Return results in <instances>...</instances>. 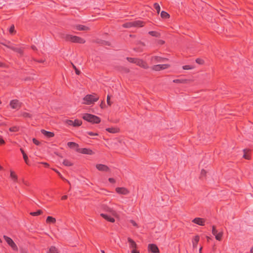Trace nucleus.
<instances>
[{
  "label": "nucleus",
  "mask_w": 253,
  "mask_h": 253,
  "mask_svg": "<svg viewBox=\"0 0 253 253\" xmlns=\"http://www.w3.org/2000/svg\"><path fill=\"white\" fill-rule=\"evenodd\" d=\"M154 59H155V60L158 62H164L165 60H166V59L165 58H163L158 56H156L154 57Z\"/></svg>",
  "instance_id": "37"
},
{
  "label": "nucleus",
  "mask_w": 253,
  "mask_h": 253,
  "mask_svg": "<svg viewBox=\"0 0 253 253\" xmlns=\"http://www.w3.org/2000/svg\"><path fill=\"white\" fill-rule=\"evenodd\" d=\"M99 98V97L97 94H87L84 97L83 103L90 105L98 101Z\"/></svg>",
  "instance_id": "2"
},
{
  "label": "nucleus",
  "mask_w": 253,
  "mask_h": 253,
  "mask_svg": "<svg viewBox=\"0 0 253 253\" xmlns=\"http://www.w3.org/2000/svg\"><path fill=\"white\" fill-rule=\"evenodd\" d=\"M73 123H74L73 126H75V127L79 126H81V125L82 124V121H81L80 120H78V119H76V120H75L74 121H73Z\"/></svg>",
  "instance_id": "27"
},
{
  "label": "nucleus",
  "mask_w": 253,
  "mask_h": 253,
  "mask_svg": "<svg viewBox=\"0 0 253 253\" xmlns=\"http://www.w3.org/2000/svg\"><path fill=\"white\" fill-rule=\"evenodd\" d=\"M42 133L47 138H51L54 136V134L52 132L48 131L44 129L41 130Z\"/></svg>",
  "instance_id": "18"
},
{
  "label": "nucleus",
  "mask_w": 253,
  "mask_h": 253,
  "mask_svg": "<svg viewBox=\"0 0 253 253\" xmlns=\"http://www.w3.org/2000/svg\"><path fill=\"white\" fill-rule=\"evenodd\" d=\"M10 177L13 182H17L18 177L14 171L11 170H10Z\"/></svg>",
  "instance_id": "20"
},
{
  "label": "nucleus",
  "mask_w": 253,
  "mask_h": 253,
  "mask_svg": "<svg viewBox=\"0 0 253 253\" xmlns=\"http://www.w3.org/2000/svg\"><path fill=\"white\" fill-rule=\"evenodd\" d=\"M9 130L11 132H17L19 130V127L17 126H14L10 127Z\"/></svg>",
  "instance_id": "36"
},
{
  "label": "nucleus",
  "mask_w": 253,
  "mask_h": 253,
  "mask_svg": "<svg viewBox=\"0 0 253 253\" xmlns=\"http://www.w3.org/2000/svg\"><path fill=\"white\" fill-rule=\"evenodd\" d=\"M9 32L11 34H13L15 33L14 26L13 25H11V27L9 28Z\"/></svg>",
  "instance_id": "42"
},
{
  "label": "nucleus",
  "mask_w": 253,
  "mask_h": 253,
  "mask_svg": "<svg viewBox=\"0 0 253 253\" xmlns=\"http://www.w3.org/2000/svg\"><path fill=\"white\" fill-rule=\"evenodd\" d=\"M4 143V141L3 138L0 136V145Z\"/></svg>",
  "instance_id": "54"
},
{
  "label": "nucleus",
  "mask_w": 253,
  "mask_h": 253,
  "mask_svg": "<svg viewBox=\"0 0 253 253\" xmlns=\"http://www.w3.org/2000/svg\"><path fill=\"white\" fill-rule=\"evenodd\" d=\"M75 28L79 31H87L89 30L88 27L83 25H77L75 26Z\"/></svg>",
  "instance_id": "19"
},
{
  "label": "nucleus",
  "mask_w": 253,
  "mask_h": 253,
  "mask_svg": "<svg viewBox=\"0 0 253 253\" xmlns=\"http://www.w3.org/2000/svg\"><path fill=\"white\" fill-rule=\"evenodd\" d=\"M148 249L149 251L153 253H158L159 252L158 247L155 244H149Z\"/></svg>",
  "instance_id": "11"
},
{
  "label": "nucleus",
  "mask_w": 253,
  "mask_h": 253,
  "mask_svg": "<svg viewBox=\"0 0 253 253\" xmlns=\"http://www.w3.org/2000/svg\"><path fill=\"white\" fill-rule=\"evenodd\" d=\"M48 253H59V251L55 246H51L49 249Z\"/></svg>",
  "instance_id": "23"
},
{
  "label": "nucleus",
  "mask_w": 253,
  "mask_h": 253,
  "mask_svg": "<svg viewBox=\"0 0 253 253\" xmlns=\"http://www.w3.org/2000/svg\"><path fill=\"white\" fill-rule=\"evenodd\" d=\"M64 38L65 40L67 42H71L74 43H84L85 42V41L84 39L70 34L65 35Z\"/></svg>",
  "instance_id": "1"
},
{
  "label": "nucleus",
  "mask_w": 253,
  "mask_h": 253,
  "mask_svg": "<svg viewBox=\"0 0 253 253\" xmlns=\"http://www.w3.org/2000/svg\"><path fill=\"white\" fill-rule=\"evenodd\" d=\"M169 67V64H158L154 65L152 69L155 71H160L168 68Z\"/></svg>",
  "instance_id": "8"
},
{
  "label": "nucleus",
  "mask_w": 253,
  "mask_h": 253,
  "mask_svg": "<svg viewBox=\"0 0 253 253\" xmlns=\"http://www.w3.org/2000/svg\"><path fill=\"white\" fill-rule=\"evenodd\" d=\"M20 151L21 152V153H22V155H24V154H26V153H25L24 151L23 150V149H22V148H20Z\"/></svg>",
  "instance_id": "59"
},
{
  "label": "nucleus",
  "mask_w": 253,
  "mask_h": 253,
  "mask_svg": "<svg viewBox=\"0 0 253 253\" xmlns=\"http://www.w3.org/2000/svg\"><path fill=\"white\" fill-rule=\"evenodd\" d=\"M123 27L124 28H127L132 27H133L132 21L128 22H126V23L124 24Z\"/></svg>",
  "instance_id": "32"
},
{
  "label": "nucleus",
  "mask_w": 253,
  "mask_h": 253,
  "mask_svg": "<svg viewBox=\"0 0 253 253\" xmlns=\"http://www.w3.org/2000/svg\"><path fill=\"white\" fill-rule=\"evenodd\" d=\"M3 66V63H0V67H1Z\"/></svg>",
  "instance_id": "63"
},
{
  "label": "nucleus",
  "mask_w": 253,
  "mask_h": 253,
  "mask_svg": "<svg viewBox=\"0 0 253 253\" xmlns=\"http://www.w3.org/2000/svg\"><path fill=\"white\" fill-rule=\"evenodd\" d=\"M86 133L90 136H97L98 135V133L91 131H87Z\"/></svg>",
  "instance_id": "44"
},
{
  "label": "nucleus",
  "mask_w": 253,
  "mask_h": 253,
  "mask_svg": "<svg viewBox=\"0 0 253 253\" xmlns=\"http://www.w3.org/2000/svg\"><path fill=\"white\" fill-rule=\"evenodd\" d=\"M32 49H34V50L36 49V47L35 46H34V45L32 46Z\"/></svg>",
  "instance_id": "61"
},
{
  "label": "nucleus",
  "mask_w": 253,
  "mask_h": 253,
  "mask_svg": "<svg viewBox=\"0 0 253 253\" xmlns=\"http://www.w3.org/2000/svg\"><path fill=\"white\" fill-rule=\"evenodd\" d=\"M135 64L144 69H147L148 68V66L146 62L138 58H136Z\"/></svg>",
  "instance_id": "12"
},
{
  "label": "nucleus",
  "mask_w": 253,
  "mask_h": 253,
  "mask_svg": "<svg viewBox=\"0 0 253 253\" xmlns=\"http://www.w3.org/2000/svg\"><path fill=\"white\" fill-rule=\"evenodd\" d=\"M116 191L119 194L124 195H127L129 193V191L124 187H118L116 188Z\"/></svg>",
  "instance_id": "10"
},
{
  "label": "nucleus",
  "mask_w": 253,
  "mask_h": 253,
  "mask_svg": "<svg viewBox=\"0 0 253 253\" xmlns=\"http://www.w3.org/2000/svg\"><path fill=\"white\" fill-rule=\"evenodd\" d=\"M96 168L99 171H107L109 170V168L107 166L103 164H97Z\"/></svg>",
  "instance_id": "13"
},
{
  "label": "nucleus",
  "mask_w": 253,
  "mask_h": 253,
  "mask_svg": "<svg viewBox=\"0 0 253 253\" xmlns=\"http://www.w3.org/2000/svg\"><path fill=\"white\" fill-rule=\"evenodd\" d=\"M108 180L110 182L112 183H115V180L113 178H109Z\"/></svg>",
  "instance_id": "55"
},
{
  "label": "nucleus",
  "mask_w": 253,
  "mask_h": 253,
  "mask_svg": "<svg viewBox=\"0 0 253 253\" xmlns=\"http://www.w3.org/2000/svg\"><path fill=\"white\" fill-rule=\"evenodd\" d=\"M154 7L155 8V9L157 11V12L158 13H159L160 12V10H161V8H160V5L159 4V3H155L154 4Z\"/></svg>",
  "instance_id": "35"
},
{
  "label": "nucleus",
  "mask_w": 253,
  "mask_h": 253,
  "mask_svg": "<svg viewBox=\"0 0 253 253\" xmlns=\"http://www.w3.org/2000/svg\"><path fill=\"white\" fill-rule=\"evenodd\" d=\"M41 164L43 165L45 167H47V168L49 167V165L48 163H45V162H42Z\"/></svg>",
  "instance_id": "56"
},
{
  "label": "nucleus",
  "mask_w": 253,
  "mask_h": 253,
  "mask_svg": "<svg viewBox=\"0 0 253 253\" xmlns=\"http://www.w3.org/2000/svg\"><path fill=\"white\" fill-rule=\"evenodd\" d=\"M126 59L128 61H129L130 63H135V61L136 60V58H131V57H127Z\"/></svg>",
  "instance_id": "40"
},
{
  "label": "nucleus",
  "mask_w": 253,
  "mask_h": 253,
  "mask_svg": "<svg viewBox=\"0 0 253 253\" xmlns=\"http://www.w3.org/2000/svg\"><path fill=\"white\" fill-rule=\"evenodd\" d=\"M83 119L93 124H98L100 122L101 120L98 117L90 114H84L83 116Z\"/></svg>",
  "instance_id": "3"
},
{
  "label": "nucleus",
  "mask_w": 253,
  "mask_h": 253,
  "mask_svg": "<svg viewBox=\"0 0 253 253\" xmlns=\"http://www.w3.org/2000/svg\"><path fill=\"white\" fill-rule=\"evenodd\" d=\"M46 222L47 223H55L56 219L52 216H48L46 218Z\"/></svg>",
  "instance_id": "22"
},
{
  "label": "nucleus",
  "mask_w": 253,
  "mask_h": 253,
  "mask_svg": "<svg viewBox=\"0 0 253 253\" xmlns=\"http://www.w3.org/2000/svg\"><path fill=\"white\" fill-rule=\"evenodd\" d=\"M106 130L110 132V133H117L119 131V129L118 128H116V127H110V128H107L106 129Z\"/></svg>",
  "instance_id": "24"
},
{
  "label": "nucleus",
  "mask_w": 253,
  "mask_h": 253,
  "mask_svg": "<svg viewBox=\"0 0 253 253\" xmlns=\"http://www.w3.org/2000/svg\"><path fill=\"white\" fill-rule=\"evenodd\" d=\"M67 145L72 148V147H79V145L75 143V142H68L67 143Z\"/></svg>",
  "instance_id": "31"
},
{
  "label": "nucleus",
  "mask_w": 253,
  "mask_h": 253,
  "mask_svg": "<svg viewBox=\"0 0 253 253\" xmlns=\"http://www.w3.org/2000/svg\"><path fill=\"white\" fill-rule=\"evenodd\" d=\"M127 240L129 244V247L130 249L133 250L137 248V246L134 241L130 237H128Z\"/></svg>",
  "instance_id": "15"
},
{
  "label": "nucleus",
  "mask_w": 253,
  "mask_h": 253,
  "mask_svg": "<svg viewBox=\"0 0 253 253\" xmlns=\"http://www.w3.org/2000/svg\"><path fill=\"white\" fill-rule=\"evenodd\" d=\"M212 233L214 235L217 234V230H216L215 227L214 226L212 227Z\"/></svg>",
  "instance_id": "49"
},
{
  "label": "nucleus",
  "mask_w": 253,
  "mask_h": 253,
  "mask_svg": "<svg viewBox=\"0 0 253 253\" xmlns=\"http://www.w3.org/2000/svg\"><path fill=\"white\" fill-rule=\"evenodd\" d=\"M195 68V66L192 65H187L182 66L183 70H191Z\"/></svg>",
  "instance_id": "29"
},
{
  "label": "nucleus",
  "mask_w": 253,
  "mask_h": 253,
  "mask_svg": "<svg viewBox=\"0 0 253 253\" xmlns=\"http://www.w3.org/2000/svg\"><path fill=\"white\" fill-rule=\"evenodd\" d=\"M206 175V171L204 169H201V176H205Z\"/></svg>",
  "instance_id": "52"
},
{
  "label": "nucleus",
  "mask_w": 253,
  "mask_h": 253,
  "mask_svg": "<svg viewBox=\"0 0 253 253\" xmlns=\"http://www.w3.org/2000/svg\"><path fill=\"white\" fill-rule=\"evenodd\" d=\"M52 170H53L55 172H56L57 173V174H58V175L62 178V179H64V178L63 177L62 174L60 173V172L58 171L57 169H52Z\"/></svg>",
  "instance_id": "46"
},
{
  "label": "nucleus",
  "mask_w": 253,
  "mask_h": 253,
  "mask_svg": "<svg viewBox=\"0 0 253 253\" xmlns=\"http://www.w3.org/2000/svg\"><path fill=\"white\" fill-rule=\"evenodd\" d=\"M6 243L11 247L14 251H18V248L13 241L10 238L6 236H3Z\"/></svg>",
  "instance_id": "5"
},
{
  "label": "nucleus",
  "mask_w": 253,
  "mask_h": 253,
  "mask_svg": "<svg viewBox=\"0 0 253 253\" xmlns=\"http://www.w3.org/2000/svg\"><path fill=\"white\" fill-rule=\"evenodd\" d=\"M130 222L134 226H136V227H137V224L133 220H130Z\"/></svg>",
  "instance_id": "53"
},
{
  "label": "nucleus",
  "mask_w": 253,
  "mask_h": 253,
  "mask_svg": "<svg viewBox=\"0 0 253 253\" xmlns=\"http://www.w3.org/2000/svg\"><path fill=\"white\" fill-rule=\"evenodd\" d=\"M73 67L75 70L76 74L78 75H80L81 73L80 71L78 69H77V68L74 65H73Z\"/></svg>",
  "instance_id": "50"
},
{
  "label": "nucleus",
  "mask_w": 253,
  "mask_h": 253,
  "mask_svg": "<svg viewBox=\"0 0 253 253\" xmlns=\"http://www.w3.org/2000/svg\"><path fill=\"white\" fill-rule=\"evenodd\" d=\"M200 237L198 236H196L194 237L192 240V243H193V246L194 248H195L197 247V245L198 244V243L199 241Z\"/></svg>",
  "instance_id": "21"
},
{
  "label": "nucleus",
  "mask_w": 253,
  "mask_h": 253,
  "mask_svg": "<svg viewBox=\"0 0 253 253\" xmlns=\"http://www.w3.org/2000/svg\"><path fill=\"white\" fill-rule=\"evenodd\" d=\"M42 213V211L39 210H38L37 211H36L35 212H31L30 214L33 215V216H38L39 215H40Z\"/></svg>",
  "instance_id": "33"
},
{
  "label": "nucleus",
  "mask_w": 253,
  "mask_h": 253,
  "mask_svg": "<svg viewBox=\"0 0 253 253\" xmlns=\"http://www.w3.org/2000/svg\"><path fill=\"white\" fill-rule=\"evenodd\" d=\"M101 253H105V252L103 250H101Z\"/></svg>",
  "instance_id": "64"
},
{
  "label": "nucleus",
  "mask_w": 253,
  "mask_h": 253,
  "mask_svg": "<svg viewBox=\"0 0 253 253\" xmlns=\"http://www.w3.org/2000/svg\"><path fill=\"white\" fill-rule=\"evenodd\" d=\"M3 45L6 47L11 49L20 55H22L23 53L24 48L21 46L16 45L12 43H9L8 44H3Z\"/></svg>",
  "instance_id": "4"
},
{
  "label": "nucleus",
  "mask_w": 253,
  "mask_h": 253,
  "mask_svg": "<svg viewBox=\"0 0 253 253\" xmlns=\"http://www.w3.org/2000/svg\"><path fill=\"white\" fill-rule=\"evenodd\" d=\"M215 239L218 241H220L221 240V237L222 236V233L221 232L218 233L215 235Z\"/></svg>",
  "instance_id": "38"
},
{
  "label": "nucleus",
  "mask_w": 253,
  "mask_h": 253,
  "mask_svg": "<svg viewBox=\"0 0 253 253\" xmlns=\"http://www.w3.org/2000/svg\"><path fill=\"white\" fill-rule=\"evenodd\" d=\"M173 82L174 83H178L179 82V80H174L173 81Z\"/></svg>",
  "instance_id": "60"
},
{
  "label": "nucleus",
  "mask_w": 253,
  "mask_h": 253,
  "mask_svg": "<svg viewBox=\"0 0 253 253\" xmlns=\"http://www.w3.org/2000/svg\"><path fill=\"white\" fill-rule=\"evenodd\" d=\"M148 34L153 37H157V38L160 37V34L157 31H149L148 32Z\"/></svg>",
  "instance_id": "26"
},
{
  "label": "nucleus",
  "mask_w": 253,
  "mask_h": 253,
  "mask_svg": "<svg viewBox=\"0 0 253 253\" xmlns=\"http://www.w3.org/2000/svg\"><path fill=\"white\" fill-rule=\"evenodd\" d=\"M158 44L162 45L165 43V42L162 40H159L156 41Z\"/></svg>",
  "instance_id": "47"
},
{
  "label": "nucleus",
  "mask_w": 253,
  "mask_h": 253,
  "mask_svg": "<svg viewBox=\"0 0 253 253\" xmlns=\"http://www.w3.org/2000/svg\"><path fill=\"white\" fill-rule=\"evenodd\" d=\"M9 105L13 109L18 110L21 107V103L17 99L12 100Z\"/></svg>",
  "instance_id": "6"
},
{
  "label": "nucleus",
  "mask_w": 253,
  "mask_h": 253,
  "mask_svg": "<svg viewBox=\"0 0 253 253\" xmlns=\"http://www.w3.org/2000/svg\"><path fill=\"white\" fill-rule=\"evenodd\" d=\"M33 142L36 145H39L40 143V142L38 140H37L36 138L33 139Z\"/></svg>",
  "instance_id": "48"
},
{
  "label": "nucleus",
  "mask_w": 253,
  "mask_h": 253,
  "mask_svg": "<svg viewBox=\"0 0 253 253\" xmlns=\"http://www.w3.org/2000/svg\"><path fill=\"white\" fill-rule=\"evenodd\" d=\"M250 253H253V247H252L250 251Z\"/></svg>",
  "instance_id": "62"
},
{
  "label": "nucleus",
  "mask_w": 253,
  "mask_h": 253,
  "mask_svg": "<svg viewBox=\"0 0 253 253\" xmlns=\"http://www.w3.org/2000/svg\"><path fill=\"white\" fill-rule=\"evenodd\" d=\"M77 151L79 153L87 154V155H93L94 152L92 151V150L88 148H78L77 149Z\"/></svg>",
  "instance_id": "7"
},
{
  "label": "nucleus",
  "mask_w": 253,
  "mask_h": 253,
  "mask_svg": "<svg viewBox=\"0 0 253 253\" xmlns=\"http://www.w3.org/2000/svg\"><path fill=\"white\" fill-rule=\"evenodd\" d=\"M23 159L25 162V163H26V164L27 165H29V160H28V157L27 156V155H26V154H24V155H23Z\"/></svg>",
  "instance_id": "43"
},
{
  "label": "nucleus",
  "mask_w": 253,
  "mask_h": 253,
  "mask_svg": "<svg viewBox=\"0 0 253 253\" xmlns=\"http://www.w3.org/2000/svg\"><path fill=\"white\" fill-rule=\"evenodd\" d=\"M63 164L65 166H72L73 165V163L69 160L65 159L63 161Z\"/></svg>",
  "instance_id": "28"
},
{
  "label": "nucleus",
  "mask_w": 253,
  "mask_h": 253,
  "mask_svg": "<svg viewBox=\"0 0 253 253\" xmlns=\"http://www.w3.org/2000/svg\"><path fill=\"white\" fill-rule=\"evenodd\" d=\"M107 104L110 106L111 105V103L110 101V96L109 95H107Z\"/></svg>",
  "instance_id": "51"
},
{
  "label": "nucleus",
  "mask_w": 253,
  "mask_h": 253,
  "mask_svg": "<svg viewBox=\"0 0 253 253\" xmlns=\"http://www.w3.org/2000/svg\"><path fill=\"white\" fill-rule=\"evenodd\" d=\"M21 116H22L24 118H31L32 117V115L29 113H27V112H22L21 113Z\"/></svg>",
  "instance_id": "34"
},
{
  "label": "nucleus",
  "mask_w": 253,
  "mask_h": 253,
  "mask_svg": "<svg viewBox=\"0 0 253 253\" xmlns=\"http://www.w3.org/2000/svg\"><path fill=\"white\" fill-rule=\"evenodd\" d=\"M100 216L110 222L114 223L115 221V220L113 217H111L107 214L101 213Z\"/></svg>",
  "instance_id": "17"
},
{
  "label": "nucleus",
  "mask_w": 253,
  "mask_h": 253,
  "mask_svg": "<svg viewBox=\"0 0 253 253\" xmlns=\"http://www.w3.org/2000/svg\"><path fill=\"white\" fill-rule=\"evenodd\" d=\"M161 16L163 18L166 19V18H169V15L167 12H166L165 11H162L161 13Z\"/></svg>",
  "instance_id": "30"
},
{
  "label": "nucleus",
  "mask_w": 253,
  "mask_h": 253,
  "mask_svg": "<svg viewBox=\"0 0 253 253\" xmlns=\"http://www.w3.org/2000/svg\"><path fill=\"white\" fill-rule=\"evenodd\" d=\"M196 62L199 64H203L204 63V60L201 58H197L196 60Z\"/></svg>",
  "instance_id": "41"
},
{
  "label": "nucleus",
  "mask_w": 253,
  "mask_h": 253,
  "mask_svg": "<svg viewBox=\"0 0 253 253\" xmlns=\"http://www.w3.org/2000/svg\"><path fill=\"white\" fill-rule=\"evenodd\" d=\"M131 253H139V252L136 249L132 250Z\"/></svg>",
  "instance_id": "57"
},
{
  "label": "nucleus",
  "mask_w": 253,
  "mask_h": 253,
  "mask_svg": "<svg viewBox=\"0 0 253 253\" xmlns=\"http://www.w3.org/2000/svg\"><path fill=\"white\" fill-rule=\"evenodd\" d=\"M243 151H244V155H243L244 158L247 159V160H249L250 159V156L249 154V153L250 152V150L249 149H244L243 150Z\"/></svg>",
  "instance_id": "25"
},
{
  "label": "nucleus",
  "mask_w": 253,
  "mask_h": 253,
  "mask_svg": "<svg viewBox=\"0 0 253 253\" xmlns=\"http://www.w3.org/2000/svg\"><path fill=\"white\" fill-rule=\"evenodd\" d=\"M66 123H67V125H68L69 126H73V125H74L73 121L71 120H67L66 121Z\"/></svg>",
  "instance_id": "45"
},
{
  "label": "nucleus",
  "mask_w": 253,
  "mask_h": 253,
  "mask_svg": "<svg viewBox=\"0 0 253 253\" xmlns=\"http://www.w3.org/2000/svg\"><path fill=\"white\" fill-rule=\"evenodd\" d=\"M104 211L110 212L112 215L115 217H118V214L116 211L114 209V207L110 208L107 206L104 207Z\"/></svg>",
  "instance_id": "9"
},
{
  "label": "nucleus",
  "mask_w": 253,
  "mask_h": 253,
  "mask_svg": "<svg viewBox=\"0 0 253 253\" xmlns=\"http://www.w3.org/2000/svg\"><path fill=\"white\" fill-rule=\"evenodd\" d=\"M192 222L198 225L203 226L205 225V220L203 218L196 217L192 220Z\"/></svg>",
  "instance_id": "14"
},
{
  "label": "nucleus",
  "mask_w": 253,
  "mask_h": 253,
  "mask_svg": "<svg viewBox=\"0 0 253 253\" xmlns=\"http://www.w3.org/2000/svg\"><path fill=\"white\" fill-rule=\"evenodd\" d=\"M145 23L142 20H135L132 21V26L134 27H142L144 26Z\"/></svg>",
  "instance_id": "16"
},
{
  "label": "nucleus",
  "mask_w": 253,
  "mask_h": 253,
  "mask_svg": "<svg viewBox=\"0 0 253 253\" xmlns=\"http://www.w3.org/2000/svg\"><path fill=\"white\" fill-rule=\"evenodd\" d=\"M115 206H116V207H114V209L117 212V211H120V210H123V207L121 205H117V204H114Z\"/></svg>",
  "instance_id": "39"
},
{
  "label": "nucleus",
  "mask_w": 253,
  "mask_h": 253,
  "mask_svg": "<svg viewBox=\"0 0 253 253\" xmlns=\"http://www.w3.org/2000/svg\"><path fill=\"white\" fill-rule=\"evenodd\" d=\"M67 197H67V195H64V196H63L61 197V199H62V200H64L67 199Z\"/></svg>",
  "instance_id": "58"
}]
</instances>
